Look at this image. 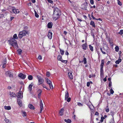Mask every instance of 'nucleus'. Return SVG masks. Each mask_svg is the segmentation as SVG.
<instances>
[{
  "instance_id": "obj_1",
  "label": "nucleus",
  "mask_w": 123,
  "mask_h": 123,
  "mask_svg": "<svg viewBox=\"0 0 123 123\" xmlns=\"http://www.w3.org/2000/svg\"><path fill=\"white\" fill-rule=\"evenodd\" d=\"M9 41L10 44L12 46L16 48L17 47L18 45L17 42L15 39L12 38L10 40H9Z\"/></svg>"
},
{
  "instance_id": "obj_2",
  "label": "nucleus",
  "mask_w": 123,
  "mask_h": 123,
  "mask_svg": "<svg viewBox=\"0 0 123 123\" xmlns=\"http://www.w3.org/2000/svg\"><path fill=\"white\" fill-rule=\"evenodd\" d=\"M28 32L25 30L23 31L20 32L18 34V37L20 38H22L24 36L26 35V34H28Z\"/></svg>"
},
{
  "instance_id": "obj_3",
  "label": "nucleus",
  "mask_w": 123,
  "mask_h": 123,
  "mask_svg": "<svg viewBox=\"0 0 123 123\" xmlns=\"http://www.w3.org/2000/svg\"><path fill=\"white\" fill-rule=\"evenodd\" d=\"M65 93V100H67V102H69L70 101L71 99L70 97L68 98V93L67 91H66Z\"/></svg>"
},
{
  "instance_id": "obj_4",
  "label": "nucleus",
  "mask_w": 123,
  "mask_h": 123,
  "mask_svg": "<svg viewBox=\"0 0 123 123\" xmlns=\"http://www.w3.org/2000/svg\"><path fill=\"white\" fill-rule=\"evenodd\" d=\"M45 79L46 80V82L49 85L50 88L51 89H52L53 88V86L51 81L47 78H45Z\"/></svg>"
},
{
  "instance_id": "obj_5",
  "label": "nucleus",
  "mask_w": 123,
  "mask_h": 123,
  "mask_svg": "<svg viewBox=\"0 0 123 123\" xmlns=\"http://www.w3.org/2000/svg\"><path fill=\"white\" fill-rule=\"evenodd\" d=\"M53 11L54 12L53 14H59L60 12V10L56 7H54L53 9Z\"/></svg>"
},
{
  "instance_id": "obj_6",
  "label": "nucleus",
  "mask_w": 123,
  "mask_h": 123,
  "mask_svg": "<svg viewBox=\"0 0 123 123\" xmlns=\"http://www.w3.org/2000/svg\"><path fill=\"white\" fill-rule=\"evenodd\" d=\"M37 78L38 80L39 85L43 83L44 81L43 79L39 75H37Z\"/></svg>"
},
{
  "instance_id": "obj_7",
  "label": "nucleus",
  "mask_w": 123,
  "mask_h": 123,
  "mask_svg": "<svg viewBox=\"0 0 123 123\" xmlns=\"http://www.w3.org/2000/svg\"><path fill=\"white\" fill-rule=\"evenodd\" d=\"M5 74L7 76H9L10 77H13L12 73L9 71H7L5 73Z\"/></svg>"
},
{
  "instance_id": "obj_8",
  "label": "nucleus",
  "mask_w": 123,
  "mask_h": 123,
  "mask_svg": "<svg viewBox=\"0 0 123 123\" xmlns=\"http://www.w3.org/2000/svg\"><path fill=\"white\" fill-rule=\"evenodd\" d=\"M60 15L57 14H53V18L55 20H56L58 19L60 16Z\"/></svg>"
},
{
  "instance_id": "obj_9",
  "label": "nucleus",
  "mask_w": 123,
  "mask_h": 123,
  "mask_svg": "<svg viewBox=\"0 0 123 123\" xmlns=\"http://www.w3.org/2000/svg\"><path fill=\"white\" fill-rule=\"evenodd\" d=\"M87 3L86 2H85L83 5L82 6V9H84L86 10H87Z\"/></svg>"
},
{
  "instance_id": "obj_10",
  "label": "nucleus",
  "mask_w": 123,
  "mask_h": 123,
  "mask_svg": "<svg viewBox=\"0 0 123 123\" xmlns=\"http://www.w3.org/2000/svg\"><path fill=\"white\" fill-rule=\"evenodd\" d=\"M18 98H22L23 97V93L22 92L20 91L18 93V94L17 96Z\"/></svg>"
},
{
  "instance_id": "obj_11",
  "label": "nucleus",
  "mask_w": 123,
  "mask_h": 123,
  "mask_svg": "<svg viewBox=\"0 0 123 123\" xmlns=\"http://www.w3.org/2000/svg\"><path fill=\"white\" fill-rule=\"evenodd\" d=\"M18 76L22 79H24L26 77V75L21 73L20 74L18 75Z\"/></svg>"
},
{
  "instance_id": "obj_12",
  "label": "nucleus",
  "mask_w": 123,
  "mask_h": 123,
  "mask_svg": "<svg viewBox=\"0 0 123 123\" xmlns=\"http://www.w3.org/2000/svg\"><path fill=\"white\" fill-rule=\"evenodd\" d=\"M82 49L84 50H86L87 49V45L86 43L83 44L82 45Z\"/></svg>"
},
{
  "instance_id": "obj_13",
  "label": "nucleus",
  "mask_w": 123,
  "mask_h": 123,
  "mask_svg": "<svg viewBox=\"0 0 123 123\" xmlns=\"http://www.w3.org/2000/svg\"><path fill=\"white\" fill-rule=\"evenodd\" d=\"M33 85V83H31V84L29 85L28 88L29 91H31L32 90V87Z\"/></svg>"
},
{
  "instance_id": "obj_14",
  "label": "nucleus",
  "mask_w": 123,
  "mask_h": 123,
  "mask_svg": "<svg viewBox=\"0 0 123 123\" xmlns=\"http://www.w3.org/2000/svg\"><path fill=\"white\" fill-rule=\"evenodd\" d=\"M105 63L104 60L102 59L101 61V63L100 65V68H103L104 67V65Z\"/></svg>"
},
{
  "instance_id": "obj_15",
  "label": "nucleus",
  "mask_w": 123,
  "mask_h": 123,
  "mask_svg": "<svg viewBox=\"0 0 123 123\" xmlns=\"http://www.w3.org/2000/svg\"><path fill=\"white\" fill-rule=\"evenodd\" d=\"M53 25V24L51 22H50L48 23L47 25V27L48 28H51Z\"/></svg>"
},
{
  "instance_id": "obj_16",
  "label": "nucleus",
  "mask_w": 123,
  "mask_h": 123,
  "mask_svg": "<svg viewBox=\"0 0 123 123\" xmlns=\"http://www.w3.org/2000/svg\"><path fill=\"white\" fill-rule=\"evenodd\" d=\"M10 95L12 98L16 97V95L13 92H10Z\"/></svg>"
},
{
  "instance_id": "obj_17",
  "label": "nucleus",
  "mask_w": 123,
  "mask_h": 123,
  "mask_svg": "<svg viewBox=\"0 0 123 123\" xmlns=\"http://www.w3.org/2000/svg\"><path fill=\"white\" fill-rule=\"evenodd\" d=\"M68 75L69 78L70 79H73V77L72 73L70 72L68 73Z\"/></svg>"
},
{
  "instance_id": "obj_18",
  "label": "nucleus",
  "mask_w": 123,
  "mask_h": 123,
  "mask_svg": "<svg viewBox=\"0 0 123 123\" xmlns=\"http://www.w3.org/2000/svg\"><path fill=\"white\" fill-rule=\"evenodd\" d=\"M48 36L49 39H51L52 37V33L51 32H49Z\"/></svg>"
},
{
  "instance_id": "obj_19",
  "label": "nucleus",
  "mask_w": 123,
  "mask_h": 123,
  "mask_svg": "<svg viewBox=\"0 0 123 123\" xmlns=\"http://www.w3.org/2000/svg\"><path fill=\"white\" fill-rule=\"evenodd\" d=\"M64 110L63 109H61L59 113L60 116H62L63 115V113L64 112Z\"/></svg>"
},
{
  "instance_id": "obj_20",
  "label": "nucleus",
  "mask_w": 123,
  "mask_h": 123,
  "mask_svg": "<svg viewBox=\"0 0 123 123\" xmlns=\"http://www.w3.org/2000/svg\"><path fill=\"white\" fill-rule=\"evenodd\" d=\"M17 102L18 104L19 105V106H21L22 105V102L21 100L20 99H18V98L17 99Z\"/></svg>"
},
{
  "instance_id": "obj_21",
  "label": "nucleus",
  "mask_w": 123,
  "mask_h": 123,
  "mask_svg": "<svg viewBox=\"0 0 123 123\" xmlns=\"http://www.w3.org/2000/svg\"><path fill=\"white\" fill-rule=\"evenodd\" d=\"M42 91L41 90L39 89L37 91V92L38 94V98H39V97H40L41 95V93L42 92Z\"/></svg>"
},
{
  "instance_id": "obj_22",
  "label": "nucleus",
  "mask_w": 123,
  "mask_h": 123,
  "mask_svg": "<svg viewBox=\"0 0 123 123\" xmlns=\"http://www.w3.org/2000/svg\"><path fill=\"white\" fill-rule=\"evenodd\" d=\"M62 57L61 55H58L57 56V59L59 61H61L62 59Z\"/></svg>"
},
{
  "instance_id": "obj_23",
  "label": "nucleus",
  "mask_w": 123,
  "mask_h": 123,
  "mask_svg": "<svg viewBox=\"0 0 123 123\" xmlns=\"http://www.w3.org/2000/svg\"><path fill=\"white\" fill-rule=\"evenodd\" d=\"M28 106L31 109H35L34 106L31 104H29L28 105Z\"/></svg>"
},
{
  "instance_id": "obj_24",
  "label": "nucleus",
  "mask_w": 123,
  "mask_h": 123,
  "mask_svg": "<svg viewBox=\"0 0 123 123\" xmlns=\"http://www.w3.org/2000/svg\"><path fill=\"white\" fill-rule=\"evenodd\" d=\"M21 112L22 113V116L23 117H25L26 116V113L25 111H22Z\"/></svg>"
},
{
  "instance_id": "obj_25",
  "label": "nucleus",
  "mask_w": 123,
  "mask_h": 123,
  "mask_svg": "<svg viewBox=\"0 0 123 123\" xmlns=\"http://www.w3.org/2000/svg\"><path fill=\"white\" fill-rule=\"evenodd\" d=\"M103 68H100V75L101 76H103L104 75Z\"/></svg>"
},
{
  "instance_id": "obj_26",
  "label": "nucleus",
  "mask_w": 123,
  "mask_h": 123,
  "mask_svg": "<svg viewBox=\"0 0 123 123\" xmlns=\"http://www.w3.org/2000/svg\"><path fill=\"white\" fill-rule=\"evenodd\" d=\"M90 24L91 25H92L93 27H95V24L94 22L92 21H91L90 23Z\"/></svg>"
},
{
  "instance_id": "obj_27",
  "label": "nucleus",
  "mask_w": 123,
  "mask_h": 123,
  "mask_svg": "<svg viewBox=\"0 0 123 123\" xmlns=\"http://www.w3.org/2000/svg\"><path fill=\"white\" fill-rule=\"evenodd\" d=\"M40 108H43V104L42 103V102L41 99L40 101Z\"/></svg>"
},
{
  "instance_id": "obj_28",
  "label": "nucleus",
  "mask_w": 123,
  "mask_h": 123,
  "mask_svg": "<svg viewBox=\"0 0 123 123\" xmlns=\"http://www.w3.org/2000/svg\"><path fill=\"white\" fill-rule=\"evenodd\" d=\"M4 108L6 110H10L11 109V107L10 106H4Z\"/></svg>"
},
{
  "instance_id": "obj_29",
  "label": "nucleus",
  "mask_w": 123,
  "mask_h": 123,
  "mask_svg": "<svg viewBox=\"0 0 123 123\" xmlns=\"http://www.w3.org/2000/svg\"><path fill=\"white\" fill-rule=\"evenodd\" d=\"M121 59H119L117 60L116 62L115 63L116 64H119L120 62H121Z\"/></svg>"
},
{
  "instance_id": "obj_30",
  "label": "nucleus",
  "mask_w": 123,
  "mask_h": 123,
  "mask_svg": "<svg viewBox=\"0 0 123 123\" xmlns=\"http://www.w3.org/2000/svg\"><path fill=\"white\" fill-rule=\"evenodd\" d=\"M64 121L65 122L68 123H70L71 122V120L69 119H68L67 120L65 119L64 120Z\"/></svg>"
},
{
  "instance_id": "obj_31",
  "label": "nucleus",
  "mask_w": 123,
  "mask_h": 123,
  "mask_svg": "<svg viewBox=\"0 0 123 123\" xmlns=\"http://www.w3.org/2000/svg\"><path fill=\"white\" fill-rule=\"evenodd\" d=\"M13 38L14 39H18V37L17 36V34H14L13 36Z\"/></svg>"
},
{
  "instance_id": "obj_32",
  "label": "nucleus",
  "mask_w": 123,
  "mask_h": 123,
  "mask_svg": "<svg viewBox=\"0 0 123 123\" xmlns=\"http://www.w3.org/2000/svg\"><path fill=\"white\" fill-rule=\"evenodd\" d=\"M28 78L29 80H32L33 79V77L31 75H29L28 76Z\"/></svg>"
},
{
  "instance_id": "obj_33",
  "label": "nucleus",
  "mask_w": 123,
  "mask_h": 123,
  "mask_svg": "<svg viewBox=\"0 0 123 123\" xmlns=\"http://www.w3.org/2000/svg\"><path fill=\"white\" fill-rule=\"evenodd\" d=\"M14 10H15L16 12H15V13H18L19 12L18 10V9H17L15 8L14 7Z\"/></svg>"
},
{
  "instance_id": "obj_34",
  "label": "nucleus",
  "mask_w": 123,
  "mask_h": 123,
  "mask_svg": "<svg viewBox=\"0 0 123 123\" xmlns=\"http://www.w3.org/2000/svg\"><path fill=\"white\" fill-rule=\"evenodd\" d=\"M115 50L116 52H118L119 50V48L118 46H116L115 48Z\"/></svg>"
},
{
  "instance_id": "obj_35",
  "label": "nucleus",
  "mask_w": 123,
  "mask_h": 123,
  "mask_svg": "<svg viewBox=\"0 0 123 123\" xmlns=\"http://www.w3.org/2000/svg\"><path fill=\"white\" fill-rule=\"evenodd\" d=\"M89 48L92 51L93 50V47L91 45H89Z\"/></svg>"
},
{
  "instance_id": "obj_36",
  "label": "nucleus",
  "mask_w": 123,
  "mask_h": 123,
  "mask_svg": "<svg viewBox=\"0 0 123 123\" xmlns=\"http://www.w3.org/2000/svg\"><path fill=\"white\" fill-rule=\"evenodd\" d=\"M61 53L62 55H63L64 53V51L63 50H62L60 48Z\"/></svg>"
},
{
  "instance_id": "obj_37",
  "label": "nucleus",
  "mask_w": 123,
  "mask_h": 123,
  "mask_svg": "<svg viewBox=\"0 0 123 123\" xmlns=\"http://www.w3.org/2000/svg\"><path fill=\"white\" fill-rule=\"evenodd\" d=\"M86 58L84 57L83 60V62H84V63L85 64L86 63Z\"/></svg>"
},
{
  "instance_id": "obj_38",
  "label": "nucleus",
  "mask_w": 123,
  "mask_h": 123,
  "mask_svg": "<svg viewBox=\"0 0 123 123\" xmlns=\"http://www.w3.org/2000/svg\"><path fill=\"white\" fill-rule=\"evenodd\" d=\"M5 120L6 123H11L7 119H5Z\"/></svg>"
},
{
  "instance_id": "obj_39",
  "label": "nucleus",
  "mask_w": 123,
  "mask_h": 123,
  "mask_svg": "<svg viewBox=\"0 0 123 123\" xmlns=\"http://www.w3.org/2000/svg\"><path fill=\"white\" fill-rule=\"evenodd\" d=\"M35 16L37 18L39 16L38 15L37 13V12L36 11H35Z\"/></svg>"
},
{
  "instance_id": "obj_40",
  "label": "nucleus",
  "mask_w": 123,
  "mask_h": 123,
  "mask_svg": "<svg viewBox=\"0 0 123 123\" xmlns=\"http://www.w3.org/2000/svg\"><path fill=\"white\" fill-rule=\"evenodd\" d=\"M46 76L47 77H49L50 76V73L48 71L46 72Z\"/></svg>"
},
{
  "instance_id": "obj_41",
  "label": "nucleus",
  "mask_w": 123,
  "mask_h": 123,
  "mask_svg": "<svg viewBox=\"0 0 123 123\" xmlns=\"http://www.w3.org/2000/svg\"><path fill=\"white\" fill-rule=\"evenodd\" d=\"M117 3L118 4L119 6H121L122 5V3L119 0H118Z\"/></svg>"
},
{
  "instance_id": "obj_42",
  "label": "nucleus",
  "mask_w": 123,
  "mask_h": 123,
  "mask_svg": "<svg viewBox=\"0 0 123 123\" xmlns=\"http://www.w3.org/2000/svg\"><path fill=\"white\" fill-rule=\"evenodd\" d=\"M18 53L20 55L22 52V50L20 49H19L18 50Z\"/></svg>"
},
{
  "instance_id": "obj_43",
  "label": "nucleus",
  "mask_w": 123,
  "mask_h": 123,
  "mask_svg": "<svg viewBox=\"0 0 123 123\" xmlns=\"http://www.w3.org/2000/svg\"><path fill=\"white\" fill-rule=\"evenodd\" d=\"M42 85L43 87L45 88L47 90L48 89V88L44 84H42Z\"/></svg>"
},
{
  "instance_id": "obj_44",
  "label": "nucleus",
  "mask_w": 123,
  "mask_h": 123,
  "mask_svg": "<svg viewBox=\"0 0 123 123\" xmlns=\"http://www.w3.org/2000/svg\"><path fill=\"white\" fill-rule=\"evenodd\" d=\"M6 59H4L3 62H2L3 64H6Z\"/></svg>"
},
{
  "instance_id": "obj_45",
  "label": "nucleus",
  "mask_w": 123,
  "mask_h": 123,
  "mask_svg": "<svg viewBox=\"0 0 123 123\" xmlns=\"http://www.w3.org/2000/svg\"><path fill=\"white\" fill-rule=\"evenodd\" d=\"M61 61L62 62L64 63H66L67 62V61L63 60L62 59Z\"/></svg>"
},
{
  "instance_id": "obj_46",
  "label": "nucleus",
  "mask_w": 123,
  "mask_h": 123,
  "mask_svg": "<svg viewBox=\"0 0 123 123\" xmlns=\"http://www.w3.org/2000/svg\"><path fill=\"white\" fill-rule=\"evenodd\" d=\"M118 33L122 35L123 34V30H121Z\"/></svg>"
},
{
  "instance_id": "obj_47",
  "label": "nucleus",
  "mask_w": 123,
  "mask_h": 123,
  "mask_svg": "<svg viewBox=\"0 0 123 123\" xmlns=\"http://www.w3.org/2000/svg\"><path fill=\"white\" fill-rule=\"evenodd\" d=\"M100 49L102 52L104 54H105L106 53L105 52H104L103 51V50H102V48H100Z\"/></svg>"
},
{
  "instance_id": "obj_48",
  "label": "nucleus",
  "mask_w": 123,
  "mask_h": 123,
  "mask_svg": "<svg viewBox=\"0 0 123 123\" xmlns=\"http://www.w3.org/2000/svg\"><path fill=\"white\" fill-rule=\"evenodd\" d=\"M110 93H111V94H113V93L114 92V91L112 89H111L110 90Z\"/></svg>"
},
{
  "instance_id": "obj_49",
  "label": "nucleus",
  "mask_w": 123,
  "mask_h": 123,
  "mask_svg": "<svg viewBox=\"0 0 123 123\" xmlns=\"http://www.w3.org/2000/svg\"><path fill=\"white\" fill-rule=\"evenodd\" d=\"M38 58L39 60H41L42 59V57L41 55H39L38 57Z\"/></svg>"
},
{
  "instance_id": "obj_50",
  "label": "nucleus",
  "mask_w": 123,
  "mask_h": 123,
  "mask_svg": "<svg viewBox=\"0 0 123 123\" xmlns=\"http://www.w3.org/2000/svg\"><path fill=\"white\" fill-rule=\"evenodd\" d=\"M90 2L91 4L93 5L94 4V1L93 0H90Z\"/></svg>"
},
{
  "instance_id": "obj_51",
  "label": "nucleus",
  "mask_w": 123,
  "mask_h": 123,
  "mask_svg": "<svg viewBox=\"0 0 123 123\" xmlns=\"http://www.w3.org/2000/svg\"><path fill=\"white\" fill-rule=\"evenodd\" d=\"M90 83L89 82H88L87 83V86L89 87L90 86Z\"/></svg>"
},
{
  "instance_id": "obj_52",
  "label": "nucleus",
  "mask_w": 123,
  "mask_h": 123,
  "mask_svg": "<svg viewBox=\"0 0 123 123\" xmlns=\"http://www.w3.org/2000/svg\"><path fill=\"white\" fill-rule=\"evenodd\" d=\"M65 54L66 55H69V53H68V51L67 50H66V51Z\"/></svg>"
},
{
  "instance_id": "obj_53",
  "label": "nucleus",
  "mask_w": 123,
  "mask_h": 123,
  "mask_svg": "<svg viewBox=\"0 0 123 123\" xmlns=\"http://www.w3.org/2000/svg\"><path fill=\"white\" fill-rule=\"evenodd\" d=\"M48 2L52 3H53V1L51 0H48Z\"/></svg>"
},
{
  "instance_id": "obj_54",
  "label": "nucleus",
  "mask_w": 123,
  "mask_h": 123,
  "mask_svg": "<svg viewBox=\"0 0 123 123\" xmlns=\"http://www.w3.org/2000/svg\"><path fill=\"white\" fill-rule=\"evenodd\" d=\"M78 105L80 106H82V104L80 103H78Z\"/></svg>"
},
{
  "instance_id": "obj_55",
  "label": "nucleus",
  "mask_w": 123,
  "mask_h": 123,
  "mask_svg": "<svg viewBox=\"0 0 123 123\" xmlns=\"http://www.w3.org/2000/svg\"><path fill=\"white\" fill-rule=\"evenodd\" d=\"M111 85V81L110 82H109V87H110Z\"/></svg>"
},
{
  "instance_id": "obj_56",
  "label": "nucleus",
  "mask_w": 123,
  "mask_h": 123,
  "mask_svg": "<svg viewBox=\"0 0 123 123\" xmlns=\"http://www.w3.org/2000/svg\"><path fill=\"white\" fill-rule=\"evenodd\" d=\"M109 110L108 108H107V109H106L105 110V111L107 112H108L109 111Z\"/></svg>"
},
{
  "instance_id": "obj_57",
  "label": "nucleus",
  "mask_w": 123,
  "mask_h": 123,
  "mask_svg": "<svg viewBox=\"0 0 123 123\" xmlns=\"http://www.w3.org/2000/svg\"><path fill=\"white\" fill-rule=\"evenodd\" d=\"M14 18V17H11L10 18V20L11 21Z\"/></svg>"
},
{
  "instance_id": "obj_58",
  "label": "nucleus",
  "mask_w": 123,
  "mask_h": 123,
  "mask_svg": "<svg viewBox=\"0 0 123 123\" xmlns=\"http://www.w3.org/2000/svg\"><path fill=\"white\" fill-rule=\"evenodd\" d=\"M111 62L110 61H108L107 63H106V65H107L109 64Z\"/></svg>"
},
{
  "instance_id": "obj_59",
  "label": "nucleus",
  "mask_w": 123,
  "mask_h": 123,
  "mask_svg": "<svg viewBox=\"0 0 123 123\" xmlns=\"http://www.w3.org/2000/svg\"><path fill=\"white\" fill-rule=\"evenodd\" d=\"M98 114H99L97 112H96L95 114V115H98Z\"/></svg>"
},
{
  "instance_id": "obj_60",
  "label": "nucleus",
  "mask_w": 123,
  "mask_h": 123,
  "mask_svg": "<svg viewBox=\"0 0 123 123\" xmlns=\"http://www.w3.org/2000/svg\"><path fill=\"white\" fill-rule=\"evenodd\" d=\"M6 64H3V65L2 66V67L3 68H4L6 67Z\"/></svg>"
},
{
  "instance_id": "obj_61",
  "label": "nucleus",
  "mask_w": 123,
  "mask_h": 123,
  "mask_svg": "<svg viewBox=\"0 0 123 123\" xmlns=\"http://www.w3.org/2000/svg\"><path fill=\"white\" fill-rule=\"evenodd\" d=\"M103 81L105 82L106 81V77H105V78L103 79Z\"/></svg>"
},
{
  "instance_id": "obj_62",
  "label": "nucleus",
  "mask_w": 123,
  "mask_h": 123,
  "mask_svg": "<svg viewBox=\"0 0 123 123\" xmlns=\"http://www.w3.org/2000/svg\"><path fill=\"white\" fill-rule=\"evenodd\" d=\"M91 17L93 19H96V18L93 16V15H91Z\"/></svg>"
},
{
  "instance_id": "obj_63",
  "label": "nucleus",
  "mask_w": 123,
  "mask_h": 123,
  "mask_svg": "<svg viewBox=\"0 0 123 123\" xmlns=\"http://www.w3.org/2000/svg\"><path fill=\"white\" fill-rule=\"evenodd\" d=\"M32 2L33 3H34L36 2L35 0H31Z\"/></svg>"
},
{
  "instance_id": "obj_64",
  "label": "nucleus",
  "mask_w": 123,
  "mask_h": 123,
  "mask_svg": "<svg viewBox=\"0 0 123 123\" xmlns=\"http://www.w3.org/2000/svg\"><path fill=\"white\" fill-rule=\"evenodd\" d=\"M12 11L14 13H15V12H16V11H15V10H14V8L12 9Z\"/></svg>"
}]
</instances>
